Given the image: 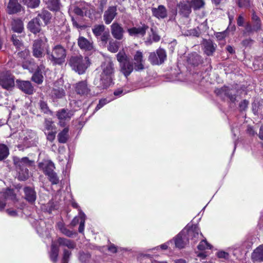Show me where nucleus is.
<instances>
[{"label": "nucleus", "mask_w": 263, "mask_h": 263, "mask_svg": "<svg viewBox=\"0 0 263 263\" xmlns=\"http://www.w3.org/2000/svg\"><path fill=\"white\" fill-rule=\"evenodd\" d=\"M202 46L204 53L208 56L212 55L217 48V45L210 40H204Z\"/></svg>", "instance_id": "obj_16"}, {"label": "nucleus", "mask_w": 263, "mask_h": 263, "mask_svg": "<svg viewBox=\"0 0 263 263\" xmlns=\"http://www.w3.org/2000/svg\"><path fill=\"white\" fill-rule=\"evenodd\" d=\"M66 50L61 45L52 48L51 51L47 52V58L53 65H62L65 62Z\"/></svg>", "instance_id": "obj_2"}, {"label": "nucleus", "mask_w": 263, "mask_h": 263, "mask_svg": "<svg viewBox=\"0 0 263 263\" xmlns=\"http://www.w3.org/2000/svg\"><path fill=\"white\" fill-rule=\"evenodd\" d=\"M45 126L47 130L52 131V130L54 128V125L52 121L46 120L45 122Z\"/></svg>", "instance_id": "obj_54"}, {"label": "nucleus", "mask_w": 263, "mask_h": 263, "mask_svg": "<svg viewBox=\"0 0 263 263\" xmlns=\"http://www.w3.org/2000/svg\"><path fill=\"white\" fill-rule=\"evenodd\" d=\"M76 91L80 95H87L90 91L87 83L85 81H81L76 84Z\"/></svg>", "instance_id": "obj_27"}, {"label": "nucleus", "mask_w": 263, "mask_h": 263, "mask_svg": "<svg viewBox=\"0 0 263 263\" xmlns=\"http://www.w3.org/2000/svg\"><path fill=\"white\" fill-rule=\"evenodd\" d=\"M9 154V151L8 146L4 144H0V161L6 158Z\"/></svg>", "instance_id": "obj_40"}, {"label": "nucleus", "mask_w": 263, "mask_h": 263, "mask_svg": "<svg viewBox=\"0 0 263 263\" xmlns=\"http://www.w3.org/2000/svg\"><path fill=\"white\" fill-rule=\"evenodd\" d=\"M109 102V101H108L106 99H101L100 100L99 104L97 105L96 107V110H98L102 108L104 105L106 104Z\"/></svg>", "instance_id": "obj_56"}, {"label": "nucleus", "mask_w": 263, "mask_h": 263, "mask_svg": "<svg viewBox=\"0 0 263 263\" xmlns=\"http://www.w3.org/2000/svg\"><path fill=\"white\" fill-rule=\"evenodd\" d=\"M13 161L18 172L19 179L21 180H26L29 177V171L26 167L32 166L34 162L30 160L27 157H24L22 159L15 158Z\"/></svg>", "instance_id": "obj_4"}, {"label": "nucleus", "mask_w": 263, "mask_h": 263, "mask_svg": "<svg viewBox=\"0 0 263 263\" xmlns=\"http://www.w3.org/2000/svg\"><path fill=\"white\" fill-rule=\"evenodd\" d=\"M248 102L247 100H243L239 104V108L241 110H245L248 107Z\"/></svg>", "instance_id": "obj_62"}, {"label": "nucleus", "mask_w": 263, "mask_h": 263, "mask_svg": "<svg viewBox=\"0 0 263 263\" xmlns=\"http://www.w3.org/2000/svg\"><path fill=\"white\" fill-rule=\"evenodd\" d=\"M61 232L63 234L68 237H71L73 235V233L69 230L66 228L65 227Z\"/></svg>", "instance_id": "obj_64"}, {"label": "nucleus", "mask_w": 263, "mask_h": 263, "mask_svg": "<svg viewBox=\"0 0 263 263\" xmlns=\"http://www.w3.org/2000/svg\"><path fill=\"white\" fill-rule=\"evenodd\" d=\"M134 68L136 71L141 70L144 69V60L143 53L140 51H137L134 55Z\"/></svg>", "instance_id": "obj_21"}, {"label": "nucleus", "mask_w": 263, "mask_h": 263, "mask_svg": "<svg viewBox=\"0 0 263 263\" xmlns=\"http://www.w3.org/2000/svg\"><path fill=\"white\" fill-rule=\"evenodd\" d=\"M22 8L21 5L17 0H9L7 6L8 12L9 14H14L18 12Z\"/></svg>", "instance_id": "obj_25"}, {"label": "nucleus", "mask_w": 263, "mask_h": 263, "mask_svg": "<svg viewBox=\"0 0 263 263\" xmlns=\"http://www.w3.org/2000/svg\"><path fill=\"white\" fill-rule=\"evenodd\" d=\"M189 33H186L187 35H193L195 36H199L200 35V33L196 29H191L190 31H188Z\"/></svg>", "instance_id": "obj_60"}, {"label": "nucleus", "mask_w": 263, "mask_h": 263, "mask_svg": "<svg viewBox=\"0 0 263 263\" xmlns=\"http://www.w3.org/2000/svg\"><path fill=\"white\" fill-rule=\"evenodd\" d=\"M179 7L180 13L184 17H188L191 12V6L190 4L181 3Z\"/></svg>", "instance_id": "obj_34"}, {"label": "nucleus", "mask_w": 263, "mask_h": 263, "mask_svg": "<svg viewBox=\"0 0 263 263\" xmlns=\"http://www.w3.org/2000/svg\"><path fill=\"white\" fill-rule=\"evenodd\" d=\"M120 43L117 41L111 39L109 42L108 49L111 52L115 53L117 52L119 48Z\"/></svg>", "instance_id": "obj_42"}, {"label": "nucleus", "mask_w": 263, "mask_h": 263, "mask_svg": "<svg viewBox=\"0 0 263 263\" xmlns=\"http://www.w3.org/2000/svg\"><path fill=\"white\" fill-rule=\"evenodd\" d=\"M166 54L164 50L158 49L156 52H151L148 57V60L153 65H160L166 59Z\"/></svg>", "instance_id": "obj_7"}, {"label": "nucleus", "mask_w": 263, "mask_h": 263, "mask_svg": "<svg viewBox=\"0 0 263 263\" xmlns=\"http://www.w3.org/2000/svg\"><path fill=\"white\" fill-rule=\"evenodd\" d=\"M27 28L34 34L39 33L41 30V24L39 17H35L29 22Z\"/></svg>", "instance_id": "obj_20"}, {"label": "nucleus", "mask_w": 263, "mask_h": 263, "mask_svg": "<svg viewBox=\"0 0 263 263\" xmlns=\"http://www.w3.org/2000/svg\"><path fill=\"white\" fill-rule=\"evenodd\" d=\"M69 129L68 127H65L62 132H61L58 135V141L62 143L66 142L68 135Z\"/></svg>", "instance_id": "obj_39"}, {"label": "nucleus", "mask_w": 263, "mask_h": 263, "mask_svg": "<svg viewBox=\"0 0 263 263\" xmlns=\"http://www.w3.org/2000/svg\"><path fill=\"white\" fill-rule=\"evenodd\" d=\"M217 256L221 258H228L229 254L224 251H220L217 253Z\"/></svg>", "instance_id": "obj_63"}, {"label": "nucleus", "mask_w": 263, "mask_h": 263, "mask_svg": "<svg viewBox=\"0 0 263 263\" xmlns=\"http://www.w3.org/2000/svg\"><path fill=\"white\" fill-rule=\"evenodd\" d=\"M71 252L64 249L63 251V256L62 258V263H68L69 261V259L71 255Z\"/></svg>", "instance_id": "obj_52"}, {"label": "nucleus", "mask_w": 263, "mask_h": 263, "mask_svg": "<svg viewBox=\"0 0 263 263\" xmlns=\"http://www.w3.org/2000/svg\"><path fill=\"white\" fill-rule=\"evenodd\" d=\"M153 15L158 19H163L167 16V10L163 5H159L157 8L152 9Z\"/></svg>", "instance_id": "obj_23"}, {"label": "nucleus", "mask_w": 263, "mask_h": 263, "mask_svg": "<svg viewBox=\"0 0 263 263\" xmlns=\"http://www.w3.org/2000/svg\"><path fill=\"white\" fill-rule=\"evenodd\" d=\"M12 29L14 32H22L24 29L23 21L20 19L13 20L12 22Z\"/></svg>", "instance_id": "obj_33"}, {"label": "nucleus", "mask_w": 263, "mask_h": 263, "mask_svg": "<svg viewBox=\"0 0 263 263\" xmlns=\"http://www.w3.org/2000/svg\"><path fill=\"white\" fill-rule=\"evenodd\" d=\"M59 249L58 247L54 242L52 243L50 257L53 262H56L58 259Z\"/></svg>", "instance_id": "obj_35"}, {"label": "nucleus", "mask_w": 263, "mask_h": 263, "mask_svg": "<svg viewBox=\"0 0 263 263\" xmlns=\"http://www.w3.org/2000/svg\"><path fill=\"white\" fill-rule=\"evenodd\" d=\"M253 40L251 39H247L242 41L241 44L245 47H249L252 45Z\"/></svg>", "instance_id": "obj_59"}, {"label": "nucleus", "mask_w": 263, "mask_h": 263, "mask_svg": "<svg viewBox=\"0 0 263 263\" xmlns=\"http://www.w3.org/2000/svg\"><path fill=\"white\" fill-rule=\"evenodd\" d=\"M41 69L42 66L38 67L37 70L32 77V80L37 84L42 83L43 81V77L42 72L40 71Z\"/></svg>", "instance_id": "obj_38"}, {"label": "nucleus", "mask_w": 263, "mask_h": 263, "mask_svg": "<svg viewBox=\"0 0 263 263\" xmlns=\"http://www.w3.org/2000/svg\"><path fill=\"white\" fill-rule=\"evenodd\" d=\"M117 8L115 6H110L104 12L103 20L106 24L108 25L115 18L117 15Z\"/></svg>", "instance_id": "obj_17"}, {"label": "nucleus", "mask_w": 263, "mask_h": 263, "mask_svg": "<svg viewBox=\"0 0 263 263\" xmlns=\"http://www.w3.org/2000/svg\"><path fill=\"white\" fill-rule=\"evenodd\" d=\"M238 4L240 7H247L250 6V1L249 0H239Z\"/></svg>", "instance_id": "obj_57"}, {"label": "nucleus", "mask_w": 263, "mask_h": 263, "mask_svg": "<svg viewBox=\"0 0 263 263\" xmlns=\"http://www.w3.org/2000/svg\"><path fill=\"white\" fill-rule=\"evenodd\" d=\"M55 132L51 131L49 132L47 135V139L50 142H52L55 139Z\"/></svg>", "instance_id": "obj_58"}, {"label": "nucleus", "mask_w": 263, "mask_h": 263, "mask_svg": "<svg viewBox=\"0 0 263 263\" xmlns=\"http://www.w3.org/2000/svg\"><path fill=\"white\" fill-rule=\"evenodd\" d=\"M151 31L152 32V35L153 40L154 42H158L160 40V36L154 31L153 28H151Z\"/></svg>", "instance_id": "obj_61"}, {"label": "nucleus", "mask_w": 263, "mask_h": 263, "mask_svg": "<svg viewBox=\"0 0 263 263\" xmlns=\"http://www.w3.org/2000/svg\"><path fill=\"white\" fill-rule=\"evenodd\" d=\"M20 137L23 140L24 144L27 147H29L34 144L36 136L32 130L26 129L22 132Z\"/></svg>", "instance_id": "obj_10"}, {"label": "nucleus", "mask_w": 263, "mask_h": 263, "mask_svg": "<svg viewBox=\"0 0 263 263\" xmlns=\"http://www.w3.org/2000/svg\"><path fill=\"white\" fill-rule=\"evenodd\" d=\"M2 197L5 199H11L14 200L16 198V195L13 190L7 189L5 192L2 194Z\"/></svg>", "instance_id": "obj_43"}, {"label": "nucleus", "mask_w": 263, "mask_h": 263, "mask_svg": "<svg viewBox=\"0 0 263 263\" xmlns=\"http://www.w3.org/2000/svg\"><path fill=\"white\" fill-rule=\"evenodd\" d=\"M79 217L80 218V223L79 227V232L82 233L84 230L86 215L82 211H80L79 212Z\"/></svg>", "instance_id": "obj_44"}, {"label": "nucleus", "mask_w": 263, "mask_h": 263, "mask_svg": "<svg viewBox=\"0 0 263 263\" xmlns=\"http://www.w3.org/2000/svg\"><path fill=\"white\" fill-rule=\"evenodd\" d=\"M78 44L79 47L85 51H91L94 50L93 43L84 37H80L78 40Z\"/></svg>", "instance_id": "obj_22"}, {"label": "nucleus", "mask_w": 263, "mask_h": 263, "mask_svg": "<svg viewBox=\"0 0 263 263\" xmlns=\"http://www.w3.org/2000/svg\"><path fill=\"white\" fill-rule=\"evenodd\" d=\"M252 25L250 23H248L245 27V32L249 34L254 32H257L261 30V24L259 17L256 15L254 12L252 15Z\"/></svg>", "instance_id": "obj_8"}, {"label": "nucleus", "mask_w": 263, "mask_h": 263, "mask_svg": "<svg viewBox=\"0 0 263 263\" xmlns=\"http://www.w3.org/2000/svg\"><path fill=\"white\" fill-rule=\"evenodd\" d=\"M48 8L53 11L57 10L60 8V3L59 0H48L47 2Z\"/></svg>", "instance_id": "obj_45"}, {"label": "nucleus", "mask_w": 263, "mask_h": 263, "mask_svg": "<svg viewBox=\"0 0 263 263\" xmlns=\"http://www.w3.org/2000/svg\"><path fill=\"white\" fill-rule=\"evenodd\" d=\"M25 4L30 8H35L39 5L40 0H24Z\"/></svg>", "instance_id": "obj_49"}, {"label": "nucleus", "mask_w": 263, "mask_h": 263, "mask_svg": "<svg viewBox=\"0 0 263 263\" xmlns=\"http://www.w3.org/2000/svg\"><path fill=\"white\" fill-rule=\"evenodd\" d=\"M215 92L222 98H224L226 97L229 98L232 103H234L236 100V96L230 93V90L228 87L224 86L220 88H217L215 90Z\"/></svg>", "instance_id": "obj_19"}, {"label": "nucleus", "mask_w": 263, "mask_h": 263, "mask_svg": "<svg viewBox=\"0 0 263 263\" xmlns=\"http://www.w3.org/2000/svg\"><path fill=\"white\" fill-rule=\"evenodd\" d=\"M47 175L48 177L49 181L52 183V184H57L59 183V179L56 173H55L53 171L47 174Z\"/></svg>", "instance_id": "obj_47"}, {"label": "nucleus", "mask_w": 263, "mask_h": 263, "mask_svg": "<svg viewBox=\"0 0 263 263\" xmlns=\"http://www.w3.org/2000/svg\"><path fill=\"white\" fill-rule=\"evenodd\" d=\"M252 110L255 115L261 114L263 112V100L255 99L252 104Z\"/></svg>", "instance_id": "obj_31"}, {"label": "nucleus", "mask_w": 263, "mask_h": 263, "mask_svg": "<svg viewBox=\"0 0 263 263\" xmlns=\"http://www.w3.org/2000/svg\"><path fill=\"white\" fill-rule=\"evenodd\" d=\"M57 242L59 246L66 247L70 249H74L76 247V243L73 240L65 238H59Z\"/></svg>", "instance_id": "obj_30"}, {"label": "nucleus", "mask_w": 263, "mask_h": 263, "mask_svg": "<svg viewBox=\"0 0 263 263\" xmlns=\"http://www.w3.org/2000/svg\"><path fill=\"white\" fill-rule=\"evenodd\" d=\"M47 42V39L42 34L40 38L34 41L33 44V55L36 58H41L44 55V45Z\"/></svg>", "instance_id": "obj_6"}, {"label": "nucleus", "mask_w": 263, "mask_h": 263, "mask_svg": "<svg viewBox=\"0 0 263 263\" xmlns=\"http://www.w3.org/2000/svg\"><path fill=\"white\" fill-rule=\"evenodd\" d=\"M0 85L4 88L9 89L14 85L13 77L8 73L0 74Z\"/></svg>", "instance_id": "obj_13"}, {"label": "nucleus", "mask_w": 263, "mask_h": 263, "mask_svg": "<svg viewBox=\"0 0 263 263\" xmlns=\"http://www.w3.org/2000/svg\"><path fill=\"white\" fill-rule=\"evenodd\" d=\"M252 258L254 261H263V245L259 246L253 251Z\"/></svg>", "instance_id": "obj_32"}, {"label": "nucleus", "mask_w": 263, "mask_h": 263, "mask_svg": "<svg viewBox=\"0 0 263 263\" xmlns=\"http://www.w3.org/2000/svg\"><path fill=\"white\" fill-rule=\"evenodd\" d=\"M186 229L185 235L189 239H191L193 242H196L202 236V234L200 233L199 228L196 226H192L191 228H185Z\"/></svg>", "instance_id": "obj_11"}, {"label": "nucleus", "mask_w": 263, "mask_h": 263, "mask_svg": "<svg viewBox=\"0 0 263 263\" xmlns=\"http://www.w3.org/2000/svg\"><path fill=\"white\" fill-rule=\"evenodd\" d=\"M101 73L94 80L93 83L100 89H106L111 83L114 72V64L110 59H107L101 66Z\"/></svg>", "instance_id": "obj_1"}, {"label": "nucleus", "mask_w": 263, "mask_h": 263, "mask_svg": "<svg viewBox=\"0 0 263 263\" xmlns=\"http://www.w3.org/2000/svg\"><path fill=\"white\" fill-rule=\"evenodd\" d=\"M40 107L41 109V110L45 114H49L50 113L51 111L49 109V108L47 106V104L46 103H45L44 101H40Z\"/></svg>", "instance_id": "obj_53"}, {"label": "nucleus", "mask_w": 263, "mask_h": 263, "mask_svg": "<svg viewBox=\"0 0 263 263\" xmlns=\"http://www.w3.org/2000/svg\"><path fill=\"white\" fill-rule=\"evenodd\" d=\"M36 17H39L40 20L42 19L45 24L47 25L51 18V14L48 11L43 10Z\"/></svg>", "instance_id": "obj_41"}, {"label": "nucleus", "mask_w": 263, "mask_h": 263, "mask_svg": "<svg viewBox=\"0 0 263 263\" xmlns=\"http://www.w3.org/2000/svg\"><path fill=\"white\" fill-rule=\"evenodd\" d=\"M111 33L117 40H122L124 38V33L125 31L121 24L114 22L110 26Z\"/></svg>", "instance_id": "obj_12"}, {"label": "nucleus", "mask_w": 263, "mask_h": 263, "mask_svg": "<svg viewBox=\"0 0 263 263\" xmlns=\"http://www.w3.org/2000/svg\"><path fill=\"white\" fill-rule=\"evenodd\" d=\"M25 198L30 203H33L36 198V193L34 190L30 187H26L24 189Z\"/></svg>", "instance_id": "obj_26"}, {"label": "nucleus", "mask_w": 263, "mask_h": 263, "mask_svg": "<svg viewBox=\"0 0 263 263\" xmlns=\"http://www.w3.org/2000/svg\"><path fill=\"white\" fill-rule=\"evenodd\" d=\"M121 71L125 76H129L133 71V64L130 62L129 60L120 64Z\"/></svg>", "instance_id": "obj_28"}, {"label": "nucleus", "mask_w": 263, "mask_h": 263, "mask_svg": "<svg viewBox=\"0 0 263 263\" xmlns=\"http://www.w3.org/2000/svg\"><path fill=\"white\" fill-rule=\"evenodd\" d=\"M190 5L194 9H199L203 7L204 2L203 0H191Z\"/></svg>", "instance_id": "obj_46"}, {"label": "nucleus", "mask_w": 263, "mask_h": 263, "mask_svg": "<svg viewBox=\"0 0 263 263\" xmlns=\"http://www.w3.org/2000/svg\"><path fill=\"white\" fill-rule=\"evenodd\" d=\"M50 95L53 99H60L65 96V92L63 88H53L51 90Z\"/></svg>", "instance_id": "obj_36"}, {"label": "nucleus", "mask_w": 263, "mask_h": 263, "mask_svg": "<svg viewBox=\"0 0 263 263\" xmlns=\"http://www.w3.org/2000/svg\"><path fill=\"white\" fill-rule=\"evenodd\" d=\"M109 36L110 35L109 31L107 30L105 32H104L103 34H102L101 36H99V37L100 38L101 41L106 43L108 39H109Z\"/></svg>", "instance_id": "obj_55"}, {"label": "nucleus", "mask_w": 263, "mask_h": 263, "mask_svg": "<svg viewBox=\"0 0 263 263\" xmlns=\"http://www.w3.org/2000/svg\"><path fill=\"white\" fill-rule=\"evenodd\" d=\"M117 58L120 64L129 60L124 51L119 52L117 54Z\"/></svg>", "instance_id": "obj_48"}, {"label": "nucleus", "mask_w": 263, "mask_h": 263, "mask_svg": "<svg viewBox=\"0 0 263 263\" xmlns=\"http://www.w3.org/2000/svg\"><path fill=\"white\" fill-rule=\"evenodd\" d=\"M38 166L46 175L47 174L52 172L55 168L53 163L50 160H43L39 163Z\"/></svg>", "instance_id": "obj_24"}, {"label": "nucleus", "mask_w": 263, "mask_h": 263, "mask_svg": "<svg viewBox=\"0 0 263 263\" xmlns=\"http://www.w3.org/2000/svg\"><path fill=\"white\" fill-rule=\"evenodd\" d=\"M71 69L79 74H83L88 66L90 62L88 57L81 55L71 57L69 61Z\"/></svg>", "instance_id": "obj_3"}, {"label": "nucleus", "mask_w": 263, "mask_h": 263, "mask_svg": "<svg viewBox=\"0 0 263 263\" xmlns=\"http://www.w3.org/2000/svg\"><path fill=\"white\" fill-rule=\"evenodd\" d=\"M73 115L72 110L65 109H61L56 113V116L59 119V124L61 126H65L66 122H68Z\"/></svg>", "instance_id": "obj_9"}, {"label": "nucleus", "mask_w": 263, "mask_h": 263, "mask_svg": "<svg viewBox=\"0 0 263 263\" xmlns=\"http://www.w3.org/2000/svg\"><path fill=\"white\" fill-rule=\"evenodd\" d=\"M18 55L20 58L26 60V61L24 62L22 64L23 68L29 69V71L32 70L33 69V66L34 65V63L31 61L28 60V58L29 56V50L25 49L24 50L18 52Z\"/></svg>", "instance_id": "obj_18"}, {"label": "nucleus", "mask_w": 263, "mask_h": 263, "mask_svg": "<svg viewBox=\"0 0 263 263\" xmlns=\"http://www.w3.org/2000/svg\"><path fill=\"white\" fill-rule=\"evenodd\" d=\"M141 26L138 27H134L127 29V32L132 36H143L145 35L146 32L148 29V26L144 24H141Z\"/></svg>", "instance_id": "obj_15"}, {"label": "nucleus", "mask_w": 263, "mask_h": 263, "mask_svg": "<svg viewBox=\"0 0 263 263\" xmlns=\"http://www.w3.org/2000/svg\"><path fill=\"white\" fill-rule=\"evenodd\" d=\"M19 88L24 92L32 94L33 92V87L29 81H22L18 83Z\"/></svg>", "instance_id": "obj_29"}, {"label": "nucleus", "mask_w": 263, "mask_h": 263, "mask_svg": "<svg viewBox=\"0 0 263 263\" xmlns=\"http://www.w3.org/2000/svg\"><path fill=\"white\" fill-rule=\"evenodd\" d=\"M92 30L95 35L99 37L106 31L105 26L103 24L96 25L92 28Z\"/></svg>", "instance_id": "obj_37"}, {"label": "nucleus", "mask_w": 263, "mask_h": 263, "mask_svg": "<svg viewBox=\"0 0 263 263\" xmlns=\"http://www.w3.org/2000/svg\"><path fill=\"white\" fill-rule=\"evenodd\" d=\"M11 40L13 42V45L17 48L21 49L23 47V45L21 41L18 39V36L16 35H12L11 37Z\"/></svg>", "instance_id": "obj_51"}, {"label": "nucleus", "mask_w": 263, "mask_h": 263, "mask_svg": "<svg viewBox=\"0 0 263 263\" xmlns=\"http://www.w3.org/2000/svg\"><path fill=\"white\" fill-rule=\"evenodd\" d=\"M93 11L90 6L84 2H78L70 6V13H74L77 15L83 16L84 15L90 17Z\"/></svg>", "instance_id": "obj_5"}, {"label": "nucleus", "mask_w": 263, "mask_h": 263, "mask_svg": "<svg viewBox=\"0 0 263 263\" xmlns=\"http://www.w3.org/2000/svg\"><path fill=\"white\" fill-rule=\"evenodd\" d=\"M198 249L200 250L211 249V246L205 240H202L198 246Z\"/></svg>", "instance_id": "obj_50"}, {"label": "nucleus", "mask_w": 263, "mask_h": 263, "mask_svg": "<svg viewBox=\"0 0 263 263\" xmlns=\"http://www.w3.org/2000/svg\"><path fill=\"white\" fill-rule=\"evenodd\" d=\"M186 229H183L174 238V241L175 246L178 249H182L185 247L189 242V238L185 235Z\"/></svg>", "instance_id": "obj_14"}]
</instances>
